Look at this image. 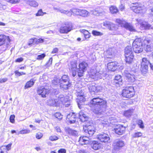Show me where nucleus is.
Returning <instances> with one entry per match:
<instances>
[{"label":"nucleus","instance_id":"nucleus-1","mask_svg":"<svg viewBox=\"0 0 153 153\" xmlns=\"http://www.w3.org/2000/svg\"><path fill=\"white\" fill-rule=\"evenodd\" d=\"M90 105L94 114L100 115L106 110V102L99 97H94L91 100Z\"/></svg>","mask_w":153,"mask_h":153},{"label":"nucleus","instance_id":"nucleus-2","mask_svg":"<svg viewBox=\"0 0 153 153\" xmlns=\"http://www.w3.org/2000/svg\"><path fill=\"white\" fill-rule=\"evenodd\" d=\"M76 117H78L83 122L88 119V117L83 111H80L78 114H76L74 113H70L67 116V120L71 124L75 122Z\"/></svg>","mask_w":153,"mask_h":153},{"label":"nucleus","instance_id":"nucleus-3","mask_svg":"<svg viewBox=\"0 0 153 153\" xmlns=\"http://www.w3.org/2000/svg\"><path fill=\"white\" fill-rule=\"evenodd\" d=\"M134 87L132 86L126 87L123 90L122 95L123 97L130 98L134 94Z\"/></svg>","mask_w":153,"mask_h":153},{"label":"nucleus","instance_id":"nucleus-4","mask_svg":"<svg viewBox=\"0 0 153 153\" xmlns=\"http://www.w3.org/2000/svg\"><path fill=\"white\" fill-rule=\"evenodd\" d=\"M59 80L61 88L64 90H67L71 86V84L69 83V79L68 76L64 75Z\"/></svg>","mask_w":153,"mask_h":153},{"label":"nucleus","instance_id":"nucleus-5","mask_svg":"<svg viewBox=\"0 0 153 153\" xmlns=\"http://www.w3.org/2000/svg\"><path fill=\"white\" fill-rule=\"evenodd\" d=\"M88 64L85 62L79 64L77 68V73L79 77L82 76L85 72L86 70Z\"/></svg>","mask_w":153,"mask_h":153},{"label":"nucleus","instance_id":"nucleus-6","mask_svg":"<svg viewBox=\"0 0 153 153\" xmlns=\"http://www.w3.org/2000/svg\"><path fill=\"white\" fill-rule=\"evenodd\" d=\"M116 22L120 25L121 26L124 27L126 29L129 30L130 31H135V30L131 24L126 22L123 20L117 19L116 20Z\"/></svg>","mask_w":153,"mask_h":153},{"label":"nucleus","instance_id":"nucleus-7","mask_svg":"<svg viewBox=\"0 0 153 153\" xmlns=\"http://www.w3.org/2000/svg\"><path fill=\"white\" fill-rule=\"evenodd\" d=\"M77 97V99L79 100L78 102V106L79 108H81V105H87V103H85L86 101L85 96L83 91L81 90L80 91H78L76 94Z\"/></svg>","mask_w":153,"mask_h":153},{"label":"nucleus","instance_id":"nucleus-8","mask_svg":"<svg viewBox=\"0 0 153 153\" xmlns=\"http://www.w3.org/2000/svg\"><path fill=\"white\" fill-rule=\"evenodd\" d=\"M143 45L144 46L145 51L146 52H150L152 50V42L150 39L145 37L143 39Z\"/></svg>","mask_w":153,"mask_h":153},{"label":"nucleus","instance_id":"nucleus-9","mask_svg":"<svg viewBox=\"0 0 153 153\" xmlns=\"http://www.w3.org/2000/svg\"><path fill=\"white\" fill-rule=\"evenodd\" d=\"M149 63V61L146 58H143L142 59L140 70L143 74H145L147 72Z\"/></svg>","mask_w":153,"mask_h":153},{"label":"nucleus","instance_id":"nucleus-10","mask_svg":"<svg viewBox=\"0 0 153 153\" xmlns=\"http://www.w3.org/2000/svg\"><path fill=\"white\" fill-rule=\"evenodd\" d=\"M134 5L131 7V9L134 12L136 13H142L146 12L144 7L141 4L138 3L133 4Z\"/></svg>","mask_w":153,"mask_h":153},{"label":"nucleus","instance_id":"nucleus-11","mask_svg":"<svg viewBox=\"0 0 153 153\" xmlns=\"http://www.w3.org/2000/svg\"><path fill=\"white\" fill-rule=\"evenodd\" d=\"M72 26L71 23H68L62 25L59 28V32L61 33H67L72 29Z\"/></svg>","mask_w":153,"mask_h":153},{"label":"nucleus","instance_id":"nucleus-12","mask_svg":"<svg viewBox=\"0 0 153 153\" xmlns=\"http://www.w3.org/2000/svg\"><path fill=\"white\" fill-rule=\"evenodd\" d=\"M10 44V39L8 36L4 35H0V46L4 44L6 47V48H7Z\"/></svg>","mask_w":153,"mask_h":153},{"label":"nucleus","instance_id":"nucleus-13","mask_svg":"<svg viewBox=\"0 0 153 153\" xmlns=\"http://www.w3.org/2000/svg\"><path fill=\"white\" fill-rule=\"evenodd\" d=\"M113 146V152H114V150L118 151L124 146V142L121 140H116L114 142Z\"/></svg>","mask_w":153,"mask_h":153},{"label":"nucleus","instance_id":"nucleus-14","mask_svg":"<svg viewBox=\"0 0 153 153\" xmlns=\"http://www.w3.org/2000/svg\"><path fill=\"white\" fill-rule=\"evenodd\" d=\"M77 62L75 60L71 61L69 65V70L72 73V75L73 77H75L77 73Z\"/></svg>","mask_w":153,"mask_h":153},{"label":"nucleus","instance_id":"nucleus-15","mask_svg":"<svg viewBox=\"0 0 153 153\" xmlns=\"http://www.w3.org/2000/svg\"><path fill=\"white\" fill-rule=\"evenodd\" d=\"M116 50L114 48H108L106 51L104 52L106 60L108 61L109 59L112 58L114 56Z\"/></svg>","mask_w":153,"mask_h":153},{"label":"nucleus","instance_id":"nucleus-16","mask_svg":"<svg viewBox=\"0 0 153 153\" xmlns=\"http://www.w3.org/2000/svg\"><path fill=\"white\" fill-rule=\"evenodd\" d=\"M83 129L85 132L89 135V136H92L95 132V128L92 125H86L83 127Z\"/></svg>","mask_w":153,"mask_h":153},{"label":"nucleus","instance_id":"nucleus-17","mask_svg":"<svg viewBox=\"0 0 153 153\" xmlns=\"http://www.w3.org/2000/svg\"><path fill=\"white\" fill-rule=\"evenodd\" d=\"M98 139L101 142L105 143H109L110 142V138L109 135L105 133L99 134L97 136Z\"/></svg>","mask_w":153,"mask_h":153},{"label":"nucleus","instance_id":"nucleus-18","mask_svg":"<svg viewBox=\"0 0 153 153\" xmlns=\"http://www.w3.org/2000/svg\"><path fill=\"white\" fill-rule=\"evenodd\" d=\"M88 88L90 93L92 94H94L100 91L102 89V87L100 86H96L92 85H88Z\"/></svg>","mask_w":153,"mask_h":153},{"label":"nucleus","instance_id":"nucleus-19","mask_svg":"<svg viewBox=\"0 0 153 153\" xmlns=\"http://www.w3.org/2000/svg\"><path fill=\"white\" fill-rule=\"evenodd\" d=\"M103 75V73L101 71H99L98 72L95 70H93L91 72L90 76L94 79L97 80L98 79H101Z\"/></svg>","mask_w":153,"mask_h":153},{"label":"nucleus","instance_id":"nucleus-20","mask_svg":"<svg viewBox=\"0 0 153 153\" xmlns=\"http://www.w3.org/2000/svg\"><path fill=\"white\" fill-rule=\"evenodd\" d=\"M37 93L39 95H41L43 98L46 97V96L49 93V90L46 89L43 87H41L38 88Z\"/></svg>","mask_w":153,"mask_h":153},{"label":"nucleus","instance_id":"nucleus-21","mask_svg":"<svg viewBox=\"0 0 153 153\" xmlns=\"http://www.w3.org/2000/svg\"><path fill=\"white\" fill-rule=\"evenodd\" d=\"M123 74L126 78V79L129 82H133L135 80V76L130 73L127 70H125L123 72Z\"/></svg>","mask_w":153,"mask_h":153},{"label":"nucleus","instance_id":"nucleus-22","mask_svg":"<svg viewBox=\"0 0 153 153\" xmlns=\"http://www.w3.org/2000/svg\"><path fill=\"white\" fill-rule=\"evenodd\" d=\"M126 128V127L124 126L123 125H118L114 128L115 132L118 135H122L124 132Z\"/></svg>","mask_w":153,"mask_h":153},{"label":"nucleus","instance_id":"nucleus-23","mask_svg":"<svg viewBox=\"0 0 153 153\" xmlns=\"http://www.w3.org/2000/svg\"><path fill=\"white\" fill-rule=\"evenodd\" d=\"M118 64L116 61L110 62L107 64V68L109 70L114 71L117 69Z\"/></svg>","mask_w":153,"mask_h":153},{"label":"nucleus","instance_id":"nucleus-24","mask_svg":"<svg viewBox=\"0 0 153 153\" xmlns=\"http://www.w3.org/2000/svg\"><path fill=\"white\" fill-rule=\"evenodd\" d=\"M67 97L65 96L62 94H60L58 97L57 100L58 104H64L67 102L68 100Z\"/></svg>","mask_w":153,"mask_h":153},{"label":"nucleus","instance_id":"nucleus-25","mask_svg":"<svg viewBox=\"0 0 153 153\" xmlns=\"http://www.w3.org/2000/svg\"><path fill=\"white\" fill-rule=\"evenodd\" d=\"M89 138L87 137L83 136L80 137L79 142V143L82 145L87 144L91 142Z\"/></svg>","mask_w":153,"mask_h":153},{"label":"nucleus","instance_id":"nucleus-26","mask_svg":"<svg viewBox=\"0 0 153 153\" xmlns=\"http://www.w3.org/2000/svg\"><path fill=\"white\" fill-rule=\"evenodd\" d=\"M65 130L67 133L70 135L76 136L78 134L77 131L72 129L68 127H65Z\"/></svg>","mask_w":153,"mask_h":153},{"label":"nucleus","instance_id":"nucleus-27","mask_svg":"<svg viewBox=\"0 0 153 153\" xmlns=\"http://www.w3.org/2000/svg\"><path fill=\"white\" fill-rule=\"evenodd\" d=\"M141 38H138L136 39L133 41L132 43V47L137 46H143V39Z\"/></svg>","mask_w":153,"mask_h":153},{"label":"nucleus","instance_id":"nucleus-28","mask_svg":"<svg viewBox=\"0 0 153 153\" xmlns=\"http://www.w3.org/2000/svg\"><path fill=\"white\" fill-rule=\"evenodd\" d=\"M47 104L50 106H56L58 105L57 100L51 98L47 100Z\"/></svg>","mask_w":153,"mask_h":153},{"label":"nucleus","instance_id":"nucleus-29","mask_svg":"<svg viewBox=\"0 0 153 153\" xmlns=\"http://www.w3.org/2000/svg\"><path fill=\"white\" fill-rule=\"evenodd\" d=\"M103 25L106 27L109 28L111 30H116L117 27H115V24L110 23L109 22L105 21L103 23Z\"/></svg>","mask_w":153,"mask_h":153},{"label":"nucleus","instance_id":"nucleus-30","mask_svg":"<svg viewBox=\"0 0 153 153\" xmlns=\"http://www.w3.org/2000/svg\"><path fill=\"white\" fill-rule=\"evenodd\" d=\"M143 46H137L132 47L134 51L136 53H141L143 49Z\"/></svg>","mask_w":153,"mask_h":153},{"label":"nucleus","instance_id":"nucleus-31","mask_svg":"<svg viewBox=\"0 0 153 153\" xmlns=\"http://www.w3.org/2000/svg\"><path fill=\"white\" fill-rule=\"evenodd\" d=\"M141 27L146 30L152 29V27L151 25L146 22H143L141 24Z\"/></svg>","mask_w":153,"mask_h":153},{"label":"nucleus","instance_id":"nucleus-32","mask_svg":"<svg viewBox=\"0 0 153 153\" xmlns=\"http://www.w3.org/2000/svg\"><path fill=\"white\" fill-rule=\"evenodd\" d=\"M108 117L102 116L100 117L97 120V121L99 123L102 124H106L108 121Z\"/></svg>","mask_w":153,"mask_h":153},{"label":"nucleus","instance_id":"nucleus-33","mask_svg":"<svg viewBox=\"0 0 153 153\" xmlns=\"http://www.w3.org/2000/svg\"><path fill=\"white\" fill-rule=\"evenodd\" d=\"M92 148L95 150H97L100 149L101 147V144L96 141H93Z\"/></svg>","mask_w":153,"mask_h":153},{"label":"nucleus","instance_id":"nucleus-34","mask_svg":"<svg viewBox=\"0 0 153 153\" xmlns=\"http://www.w3.org/2000/svg\"><path fill=\"white\" fill-rule=\"evenodd\" d=\"M134 112L133 109H130L124 111V115L127 117L129 118L132 115Z\"/></svg>","mask_w":153,"mask_h":153},{"label":"nucleus","instance_id":"nucleus-35","mask_svg":"<svg viewBox=\"0 0 153 153\" xmlns=\"http://www.w3.org/2000/svg\"><path fill=\"white\" fill-rule=\"evenodd\" d=\"M122 79L120 75H118L115 76L114 82L116 84L119 85H122Z\"/></svg>","mask_w":153,"mask_h":153},{"label":"nucleus","instance_id":"nucleus-36","mask_svg":"<svg viewBox=\"0 0 153 153\" xmlns=\"http://www.w3.org/2000/svg\"><path fill=\"white\" fill-rule=\"evenodd\" d=\"M34 83L33 80L31 79L26 83L24 87L25 89H27L31 87L34 85Z\"/></svg>","mask_w":153,"mask_h":153},{"label":"nucleus","instance_id":"nucleus-37","mask_svg":"<svg viewBox=\"0 0 153 153\" xmlns=\"http://www.w3.org/2000/svg\"><path fill=\"white\" fill-rule=\"evenodd\" d=\"M109 10L111 13L113 14L116 13L118 11L117 7L113 6L110 7Z\"/></svg>","mask_w":153,"mask_h":153},{"label":"nucleus","instance_id":"nucleus-38","mask_svg":"<svg viewBox=\"0 0 153 153\" xmlns=\"http://www.w3.org/2000/svg\"><path fill=\"white\" fill-rule=\"evenodd\" d=\"M125 61L127 63L129 64L131 63L134 58V56H125Z\"/></svg>","mask_w":153,"mask_h":153},{"label":"nucleus","instance_id":"nucleus-39","mask_svg":"<svg viewBox=\"0 0 153 153\" xmlns=\"http://www.w3.org/2000/svg\"><path fill=\"white\" fill-rule=\"evenodd\" d=\"M133 53L131 47L130 46H127L125 48V54Z\"/></svg>","mask_w":153,"mask_h":153},{"label":"nucleus","instance_id":"nucleus-40","mask_svg":"<svg viewBox=\"0 0 153 153\" xmlns=\"http://www.w3.org/2000/svg\"><path fill=\"white\" fill-rule=\"evenodd\" d=\"M92 33L94 36H101L103 35L102 32L93 30L92 31Z\"/></svg>","mask_w":153,"mask_h":153},{"label":"nucleus","instance_id":"nucleus-41","mask_svg":"<svg viewBox=\"0 0 153 153\" xmlns=\"http://www.w3.org/2000/svg\"><path fill=\"white\" fill-rule=\"evenodd\" d=\"M80 10L77 9H73L71 10L70 12L74 14L77 15H80ZM72 14V13H71Z\"/></svg>","mask_w":153,"mask_h":153},{"label":"nucleus","instance_id":"nucleus-42","mask_svg":"<svg viewBox=\"0 0 153 153\" xmlns=\"http://www.w3.org/2000/svg\"><path fill=\"white\" fill-rule=\"evenodd\" d=\"M52 83L55 85L59 84L60 86V82L59 79L58 78H55L52 81Z\"/></svg>","mask_w":153,"mask_h":153},{"label":"nucleus","instance_id":"nucleus-43","mask_svg":"<svg viewBox=\"0 0 153 153\" xmlns=\"http://www.w3.org/2000/svg\"><path fill=\"white\" fill-rule=\"evenodd\" d=\"M29 4L30 6L34 7L38 6V3L36 1L33 0L30 1L29 2Z\"/></svg>","mask_w":153,"mask_h":153},{"label":"nucleus","instance_id":"nucleus-44","mask_svg":"<svg viewBox=\"0 0 153 153\" xmlns=\"http://www.w3.org/2000/svg\"><path fill=\"white\" fill-rule=\"evenodd\" d=\"M80 15L82 16H87L88 14V12L85 10H80Z\"/></svg>","mask_w":153,"mask_h":153},{"label":"nucleus","instance_id":"nucleus-45","mask_svg":"<svg viewBox=\"0 0 153 153\" xmlns=\"http://www.w3.org/2000/svg\"><path fill=\"white\" fill-rule=\"evenodd\" d=\"M59 11L62 13L68 14L69 16H71L72 15L71 12L70 11L68 10H65L62 9H60L59 10Z\"/></svg>","mask_w":153,"mask_h":153},{"label":"nucleus","instance_id":"nucleus-46","mask_svg":"<svg viewBox=\"0 0 153 153\" xmlns=\"http://www.w3.org/2000/svg\"><path fill=\"white\" fill-rule=\"evenodd\" d=\"M7 151L6 147L2 146L0 147V153H7Z\"/></svg>","mask_w":153,"mask_h":153},{"label":"nucleus","instance_id":"nucleus-47","mask_svg":"<svg viewBox=\"0 0 153 153\" xmlns=\"http://www.w3.org/2000/svg\"><path fill=\"white\" fill-rule=\"evenodd\" d=\"M54 116L56 118L59 120L62 119V115H61L60 113L59 112L56 113L55 114Z\"/></svg>","mask_w":153,"mask_h":153},{"label":"nucleus","instance_id":"nucleus-48","mask_svg":"<svg viewBox=\"0 0 153 153\" xmlns=\"http://www.w3.org/2000/svg\"><path fill=\"white\" fill-rule=\"evenodd\" d=\"M138 125L139 127L141 128H144V126L143 121L141 120H138L137 121Z\"/></svg>","mask_w":153,"mask_h":153},{"label":"nucleus","instance_id":"nucleus-49","mask_svg":"<svg viewBox=\"0 0 153 153\" xmlns=\"http://www.w3.org/2000/svg\"><path fill=\"white\" fill-rule=\"evenodd\" d=\"M58 139V137L55 135L51 136L49 138V140L51 141H55Z\"/></svg>","mask_w":153,"mask_h":153},{"label":"nucleus","instance_id":"nucleus-50","mask_svg":"<svg viewBox=\"0 0 153 153\" xmlns=\"http://www.w3.org/2000/svg\"><path fill=\"white\" fill-rule=\"evenodd\" d=\"M30 132V130L28 129L20 131L18 134H24L29 133Z\"/></svg>","mask_w":153,"mask_h":153},{"label":"nucleus","instance_id":"nucleus-51","mask_svg":"<svg viewBox=\"0 0 153 153\" xmlns=\"http://www.w3.org/2000/svg\"><path fill=\"white\" fill-rule=\"evenodd\" d=\"M46 14V13H44L42 12V9H40L38 11V12L36 13V16H42L44 14Z\"/></svg>","mask_w":153,"mask_h":153},{"label":"nucleus","instance_id":"nucleus-52","mask_svg":"<svg viewBox=\"0 0 153 153\" xmlns=\"http://www.w3.org/2000/svg\"><path fill=\"white\" fill-rule=\"evenodd\" d=\"M142 135V134L140 132L135 133L133 135V137L134 138L138 137H141Z\"/></svg>","mask_w":153,"mask_h":153},{"label":"nucleus","instance_id":"nucleus-53","mask_svg":"<svg viewBox=\"0 0 153 153\" xmlns=\"http://www.w3.org/2000/svg\"><path fill=\"white\" fill-rule=\"evenodd\" d=\"M10 3L15 4L19 2L20 0H5Z\"/></svg>","mask_w":153,"mask_h":153},{"label":"nucleus","instance_id":"nucleus-54","mask_svg":"<svg viewBox=\"0 0 153 153\" xmlns=\"http://www.w3.org/2000/svg\"><path fill=\"white\" fill-rule=\"evenodd\" d=\"M77 153H88L89 152L88 151L86 150L81 149H79L76 151Z\"/></svg>","mask_w":153,"mask_h":153},{"label":"nucleus","instance_id":"nucleus-55","mask_svg":"<svg viewBox=\"0 0 153 153\" xmlns=\"http://www.w3.org/2000/svg\"><path fill=\"white\" fill-rule=\"evenodd\" d=\"M35 44H38L40 43H42L44 42V39H37L35 38Z\"/></svg>","mask_w":153,"mask_h":153},{"label":"nucleus","instance_id":"nucleus-56","mask_svg":"<svg viewBox=\"0 0 153 153\" xmlns=\"http://www.w3.org/2000/svg\"><path fill=\"white\" fill-rule=\"evenodd\" d=\"M80 31L82 33H83L84 36L90 33L87 30L84 29L81 30Z\"/></svg>","mask_w":153,"mask_h":153},{"label":"nucleus","instance_id":"nucleus-57","mask_svg":"<svg viewBox=\"0 0 153 153\" xmlns=\"http://www.w3.org/2000/svg\"><path fill=\"white\" fill-rule=\"evenodd\" d=\"M15 116L14 115H12L10 117V122L12 123H14L15 122L14 118Z\"/></svg>","mask_w":153,"mask_h":153},{"label":"nucleus","instance_id":"nucleus-58","mask_svg":"<svg viewBox=\"0 0 153 153\" xmlns=\"http://www.w3.org/2000/svg\"><path fill=\"white\" fill-rule=\"evenodd\" d=\"M35 38H34V39H31L29 40L28 43V45H30L33 43H34L35 44Z\"/></svg>","mask_w":153,"mask_h":153},{"label":"nucleus","instance_id":"nucleus-59","mask_svg":"<svg viewBox=\"0 0 153 153\" xmlns=\"http://www.w3.org/2000/svg\"><path fill=\"white\" fill-rule=\"evenodd\" d=\"M43 134L40 132L37 133L36 135V137L37 139H40L43 136Z\"/></svg>","mask_w":153,"mask_h":153},{"label":"nucleus","instance_id":"nucleus-60","mask_svg":"<svg viewBox=\"0 0 153 153\" xmlns=\"http://www.w3.org/2000/svg\"><path fill=\"white\" fill-rule=\"evenodd\" d=\"M52 58H50L49 59L48 61L46 64V66L47 67H49L50 66V65L52 64Z\"/></svg>","mask_w":153,"mask_h":153},{"label":"nucleus","instance_id":"nucleus-61","mask_svg":"<svg viewBox=\"0 0 153 153\" xmlns=\"http://www.w3.org/2000/svg\"><path fill=\"white\" fill-rule=\"evenodd\" d=\"M15 73L16 75H18V76H20L21 75H22L25 74V73H24V72H19L17 71H16L15 72Z\"/></svg>","mask_w":153,"mask_h":153},{"label":"nucleus","instance_id":"nucleus-62","mask_svg":"<svg viewBox=\"0 0 153 153\" xmlns=\"http://www.w3.org/2000/svg\"><path fill=\"white\" fill-rule=\"evenodd\" d=\"M45 56V54H42L41 55H39L38 56L37 59L39 60L42 59Z\"/></svg>","mask_w":153,"mask_h":153},{"label":"nucleus","instance_id":"nucleus-63","mask_svg":"<svg viewBox=\"0 0 153 153\" xmlns=\"http://www.w3.org/2000/svg\"><path fill=\"white\" fill-rule=\"evenodd\" d=\"M7 80L8 79L7 78H0V83H3L5 82H7Z\"/></svg>","mask_w":153,"mask_h":153},{"label":"nucleus","instance_id":"nucleus-64","mask_svg":"<svg viewBox=\"0 0 153 153\" xmlns=\"http://www.w3.org/2000/svg\"><path fill=\"white\" fill-rule=\"evenodd\" d=\"M58 153H66V150L64 149H61L58 151Z\"/></svg>","mask_w":153,"mask_h":153}]
</instances>
